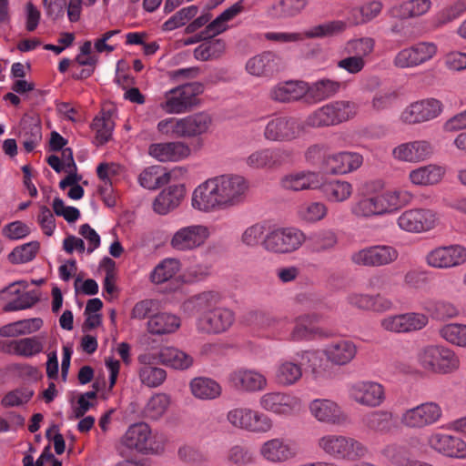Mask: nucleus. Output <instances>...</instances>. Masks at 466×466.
<instances>
[{
  "instance_id": "nucleus-1",
  "label": "nucleus",
  "mask_w": 466,
  "mask_h": 466,
  "mask_svg": "<svg viewBox=\"0 0 466 466\" xmlns=\"http://www.w3.org/2000/svg\"><path fill=\"white\" fill-rule=\"evenodd\" d=\"M248 180L237 174H223L200 183L192 192L191 207L206 214L243 205L248 198Z\"/></svg>"
},
{
  "instance_id": "nucleus-2",
  "label": "nucleus",
  "mask_w": 466,
  "mask_h": 466,
  "mask_svg": "<svg viewBox=\"0 0 466 466\" xmlns=\"http://www.w3.org/2000/svg\"><path fill=\"white\" fill-rule=\"evenodd\" d=\"M417 366L429 374H449L459 369L460 360L453 350L442 344H427L415 355Z\"/></svg>"
},
{
  "instance_id": "nucleus-3",
  "label": "nucleus",
  "mask_w": 466,
  "mask_h": 466,
  "mask_svg": "<svg viewBox=\"0 0 466 466\" xmlns=\"http://www.w3.org/2000/svg\"><path fill=\"white\" fill-rule=\"evenodd\" d=\"M317 445L325 455L338 461H356L369 454L365 443L344 434H325L318 440Z\"/></svg>"
},
{
  "instance_id": "nucleus-4",
  "label": "nucleus",
  "mask_w": 466,
  "mask_h": 466,
  "mask_svg": "<svg viewBox=\"0 0 466 466\" xmlns=\"http://www.w3.org/2000/svg\"><path fill=\"white\" fill-rule=\"evenodd\" d=\"M357 114L355 103L348 100L329 102L306 117L308 127L319 128L337 126L352 119Z\"/></svg>"
},
{
  "instance_id": "nucleus-5",
  "label": "nucleus",
  "mask_w": 466,
  "mask_h": 466,
  "mask_svg": "<svg viewBox=\"0 0 466 466\" xmlns=\"http://www.w3.org/2000/svg\"><path fill=\"white\" fill-rule=\"evenodd\" d=\"M259 407L282 419L298 416L303 410V400L292 391L272 390L262 394Z\"/></svg>"
},
{
  "instance_id": "nucleus-6",
  "label": "nucleus",
  "mask_w": 466,
  "mask_h": 466,
  "mask_svg": "<svg viewBox=\"0 0 466 466\" xmlns=\"http://www.w3.org/2000/svg\"><path fill=\"white\" fill-rule=\"evenodd\" d=\"M346 28V22L332 20L309 27L303 32H268L264 36L268 41L296 43L305 39L330 37L343 32Z\"/></svg>"
},
{
  "instance_id": "nucleus-7",
  "label": "nucleus",
  "mask_w": 466,
  "mask_h": 466,
  "mask_svg": "<svg viewBox=\"0 0 466 466\" xmlns=\"http://www.w3.org/2000/svg\"><path fill=\"white\" fill-rule=\"evenodd\" d=\"M308 125L304 121L288 116H273L268 118L263 137L270 142H291L305 133Z\"/></svg>"
},
{
  "instance_id": "nucleus-8",
  "label": "nucleus",
  "mask_w": 466,
  "mask_h": 466,
  "mask_svg": "<svg viewBox=\"0 0 466 466\" xmlns=\"http://www.w3.org/2000/svg\"><path fill=\"white\" fill-rule=\"evenodd\" d=\"M203 91V85L197 82L173 88L165 93L159 107L170 115L185 113L198 105V96Z\"/></svg>"
},
{
  "instance_id": "nucleus-9",
  "label": "nucleus",
  "mask_w": 466,
  "mask_h": 466,
  "mask_svg": "<svg viewBox=\"0 0 466 466\" xmlns=\"http://www.w3.org/2000/svg\"><path fill=\"white\" fill-rule=\"evenodd\" d=\"M305 234L297 228H276L267 233L263 241L264 250L273 254H290L305 242Z\"/></svg>"
},
{
  "instance_id": "nucleus-10",
  "label": "nucleus",
  "mask_w": 466,
  "mask_h": 466,
  "mask_svg": "<svg viewBox=\"0 0 466 466\" xmlns=\"http://www.w3.org/2000/svg\"><path fill=\"white\" fill-rule=\"evenodd\" d=\"M122 443L139 452L157 453L164 450L165 438L162 434H153L147 423L139 422L128 427L123 436Z\"/></svg>"
},
{
  "instance_id": "nucleus-11",
  "label": "nucleus",
  "mask_w": 466,
  "mask_h": 466,
  "mask_svg": "<svg viewBox=\"0 0 466 466\" xmlns=\"http://www.w3.org/2000/svg\"><path fill=\"white\" fill-rule=\"evenodd\" d=\"M443 417V410L436 401H425L404 410L400 417L401 425L410 430H423L431 427Z\"/></svg>"
},
{
  "instance_id": "nucleus-12",
  "label": "nucleus",
  "mask_w": 466,
  "mask_h": 466,
  "mask_svg": "<svg viewBox=\"0 0 466 466\" xmlns=\"http://www.w3.org/2000/svg\"><path fill=\"white\" fill-rule=\"evenodd\" d=\"M424 261L429 268L439 270L459 268L466 264V247L459 243L434 247L426 253Z\"/></svg>"
},
{
  "instance_id": "nucleus-13",
  "label": "nucleus",
  "mask_w": 466,
  "mask_h": 466,
  "mask_svg": "<svg viewBox=\"0 0 466 466\" xmlns=\"http://www.w3.org/2000/svg\"><path fill=\"white\" fill-rule=\"evenodd\" d=\"M399 251L390 245L378 244L367 246L350 254V262L357 267L380 268L394 263Z\"/></svg>"
},
{
  "instance_id": "nucleus-14",
  "label": "nucleus",
  "mask_w": 466,
  "mask_h": 466,
  "mask_svg": "<svg viewBox=\"0 0 466 466\" xmlns=\"http://www.w3.org/2000/svg\"><path fill=\"white\" fill-rule=\"evenodd\" d=\"M440 221L438 213L431 208H414L403 211L397 218L398 227L409 233H426Z\"/></svg>"
},
{
  "instance_id": "nucleus-15",
  "label": "nucleus",
  "mask_w": 466,
  "mask_h": 466,
  "mask_svg": "<svg viewBox=\"0 0 466 466\" xmlns=\"http://www.w3.org/2000/svg\"><path fill=\"white\" fill-rule=\"evenodd\" d=\"M349 399L363 407H380L386 399L384 387L374 380H357L347 385Z\"/></svg>"
},
{
  "instance_id": "nucleus-16",
  "label": "nucleus",
  "mask_w": 466,
  "mask_h": 466,
  "mask_svg": "<svg viewBox=\"0 0 466 466\" xmlns=\"http://www.w3.org/2000/svg\"><path fill=\"white\" fill-rule=\"evenodd\" d=\"M210 235V228L207 225H187L178 228L173 234L170 246L179 252H190L203 247Z\"/></svg>"
},
{
  "instance_id": "nucleus-17",
  "label": "nucleus",
  "mask_w": 466,
  "mask_h": 466,
  "mask_svg": "<svg viewBox=\"0 0 466 466\" xmlns=\"http://www.w3.org/2000/svg\"><path fill=\"white\" fill-rule=\"evenodd\" d=\"M234 321L233 310L226 307L215 306L210 311L197 317L196 329L201 334H221L228 330Z\"/></svg>"
},
{
  "instance_id": "nucleus-18",
  "label": "nucleus",
  "mask_w": 466,
  "mask_h": 466,
  "mask_svg": "<svg viewBox=\"0 0 466 466\" xmlns=\"http://www.w3.org/2000/svg\"><path fill=\"white\" fill-rule=\"evenodd\" d=\"M310 415L319 422L343 426L349 422V416L342 407L330 399H314L309 404Z\"/></svg>"
},
{
  "instance_id": "nucleus-19",
  "label": "nucleus",
  "mask_w": 466,
  "mask_h": 466,
  "mask_svg": "<svg viewBox=\"0 0 466 466\" xmlns=\"http://www.w3.org/2000/svg\"><path fill=\"white\" fill-rule=\"evenodd\" d=\"M228 383L237 391L253 393L262 391L268 387L266 376L256 369L240 367L228 376Z\"/></svg>"
},
{
  "instance_id": "nucleus-20",
  "label": "nucleus",
  "mask_w": 466,
  "mask_h": 466,
  "mask_svg": "<svg viewBox=\"0 0 466 466\" xmlns=\"http://www.w3.org/2000/svg\"><path fill=\"white\" fill-rule=\"evenodd\" d=\"M426 444L431 451L442 456L466 459V441L458 436L431 431L426 437Z\"/></svg>"
},
{
  "instance_id": "nucleus-21",
  "label": "nucleus",
  "mask_w": 466,
  "mask_h": 466,
  "mask_svg": "<svg viewBox=\"0 0 466 466\" xmlns=\"http://www.w3.org/2000/svg\"><path fill=\"white\" fill-rule=\"evenodd\" d=\"M443 110V104L435 98L416 101L407 106L400 115L405 124H418L439 116Z\"/></svg>"
},
{
  "instance_id": "nucleus-22",
  "label": "nucleus",
  "mask_w": 466,
  "mask_h": 466,
  "mask_svg": "<svg viewBox=\"0 0 466 466\" xmlns=\"http://www.w3.org/2000/svg\"><path fill=\"white\" fill-rule=\"evenodd\" d=\"M246 72L258 78H271L283 69L282 59L271 51H265L248 58Z\"/></svg>"
},
{
  "instance_id": "nucleus-23",
  "label": "nucleus",
  "mask_w": 466,
  "mask_h": 466,
  "mask_svg": "<svg viewBox=\"0 0 466 466\" xmlns=\"http://www.w3.org/2000/svg\"><path fill=\"white\" fill-rule=\"evenodd\" d=\"M363 157L360 153L342 151L327 155L323 158L322 168L331 175H346L361 167Z\"/></svg>"
},
{
  "instance_id": "nucleus-24",
  "label": "nucleus",
  "mask_w": 466,
  "mask_h": 466,
  "mask_svg": "<svg viewBox=\"0 0 466 466\" xmlns=\"http://www.w3.org/2000/svg\"><path fill=\"white\" fill-rule=\"evenodd\" d=\"M258 452L265 461L272 463L285 462L298 454L296 445L284 438L266 441L260 445Z\"/></svg>"
},
{
  "instance_id": "nucleus-25",
  "label": "nucleus",
  "mask_w": 466,
  "mask_h": 466,
  "mask_svg": "<svg viewBox=\"0 0 466 466\" xmlns=\"http://www.w3.org/2000/svg\"><path fill=\"white\" fill-rule=\"evenodd\" d=\"M358 347L354 341L347 339L332 340L322 349L327 361L334 366H346L357 356Z\"/></svg>"
},
{
  "instance_id": "nucleus-26",
  "label": "nucleus",
  "mask_w": 466,
  "mask_h": 466,
  "mask_svg": "<svg viewBox=\"0 0 466 466\" xmlns=\"http://www.w3.org/2000/svg\"><path fill=\"white\" fill-rule=\"evenodd\" d=\"M433 147L429 141L414 140L398 145L392 149V157L401 162L420 163L430 158Z\"/></svg>"
},
{
  "instance_id": "nucleus-27",
  "label": "nucleus",
  "mask_w": 466,
  "mask_h": 466,
  "mask_svg": "<svg viewBox=\"0 0 466 466\" xmlns=\"http://www.w3.org/2000/svg\"><path fill=\"white\" fill-rule=\"evenodd\" d=\"M148 154L159 162H178L190 157L191 148L184 141L151 144Z\"/></svg>"
},
{
  "instance_id": "nucleus-28",
  "label": "nucleus",
  "mask_w": 466,
  "mask_h": 466,
  "mask_svg": "<svg viewBox=\"0 0 466 466\" xmlns=\"http://www.w3.org/2000/svg\"><path fill=\"white\" fill-rule=\"evenodd\" d=\"M18 284L13 282L0 291V301L5 302L3 309L6 312L28 309L39 299L35 291L21 292Z\"/></svg>"
},
{
  "instance_id": "nucleus-29",
  "label": "nucleus",
  "mask_w": 466,
  "mask_h": 466,
  "mask_svg": "<svg viewBox=\"0 0 466 466\" xmlns=\"http://www.w3.org/2000/svg\"><path fill=\"white\" fill-rule=\"evenodd\" d=\"M351 214L360 219H370L388 215L382 194L364 195L350 207Z\"/></svg>"
},
{
  "instance_id": "nucleus-30",
  "label": "nucleus",
  "mask_w": 466,
  "mask_h": 466,
  "mask_svg": "<svg viewBox=\"0 0 466 466\" xmlns=\"http://www.w3.org/2000/svg\"><path fill=\"white\" fill-rule=\"evenodd\" d=\"M222 300V295L218 290H203L188 297L181 305L185 314H204L218 306Z\"/></svg>"
},
{
  "instance_id": "nucleus-31",
  "label": "nucleus",
  "mask_w": 466,
  "mask_h": 466,
  "mask_svg": "<svg viewBox=\"0 0 466 466\" xmlns=\"http://www.w3.org/2000/svg\"><path fill=\"white\" fill-rule=\"evenodd\" d=\"M431 8V0H404L390 6L387 15L399 20L416 19L427 15Z\"/></svg>"
},
{
  "instance_id": "nucleus-32",
  "label": "nucleus",
  "mask_w": 466,
  "mask_h": 466,
  "mask_svg": "<svg viewBox=\"0 0 466 466\" xmlns=\"http://www.w3.org/2000/svg\"><path fill=\"white\" fill-rule=\"evenodd\" d=\"M308 84L303 81H285L273 86L268 92V97L279 103L297 101L306 96Z\"/></svg>"
},
{
  "instance_id": "nucleus-33",
  "label": "nucleus",
  "mask_w": 466,
  "mask_h": 466,
  "mask_svg": "<svg viewBox=\"0 0 466 466\" xmlns=\"http://www.w3.org/2000/svg\"><path fill=\"white\" fill-rule=\"evenodd\" d=\"M303 376L300 363L288 359L279 360L274 366L273 380L280 387L296 385Z\"/></svg>"
},
{
  "instance_id": "nucleus-34",
  "label": "nucleus",
  "mask_w": 466,
  "mask_h": 466,
  "mask_svg": "<svg viewBox=\"0 0 466 466\" xmlns=\"http://www.w3.org/2000/svg\"><path fill=\"white\" fill-rule=\"evenodd\" d=\"M280 186L283 189L291 191L318 189L321 186V176L313 171L290 173L282 177Z\"/></svg>"
},
{
  "instance_id": "nucleus-35",
  "label": "nucleus",
  "mask_w": 466,
  "mask_h": 466,
  "mask_svg": "<svg viewBox=\"0 0 466 466\" xmlns=\"http://www.w3.org/2000/svg\"><path fill=\"white\" fill-rule=\"evenodd\" d=\"M242 1H238L224 10L213 21L208 22L205 29L198 34L199 39H212L228 29V23L243 11Z\"/></svg>"
},
{
  "instance_id": "nucleus-36",
  "label": "nucleus",
  "mask_w": 466,
  "mask_h": 466,
  "mask_svg": "<svg viewBox=\"0 0 466 466\" xmlns=\"http://www.w3.org/2000/svg\"><path fill=\"white\" fill-rule=\"evenodd\" d=\"M185 196L183 185H173L163 189L153 201V209L159 215H166L177 208Z\"/></svg>"
},
{
  "instance_id": "nucleus-37",
  "label": "nucleus",
  "mask_w": 466,
  "mask_h": 466,
  "mask_svg": "<svg viewBox=\"0 0 466 466\" xmlns=\"http://www.w3.org/2000/svg\"><path fill=\"white\" fill-rule=\"evenodd\" d=\"M183 137H199L208 134L213 125V117L207 112H198L182 117Z\"/></svg>"
},
{
  "instance_id": "nucleus-38",
  "label": "nucleus",
  "mask_w": 466,
  "mask_h": 466,
  "mask_svg": "<svg viewBox=\"0 0 466 466\" xmlns=\"http://www.w3.org/2000/svg\"><path fill=\"white\" fill-rule=\"evenodd\" d=\"M445 175V168L435 164H429L412 169L409 180L414 186L429 187L439 184Z\"/></svg>"
},
{
  "instance_id": "nucleus-39",
  "label": "nucleus",
  "mask_w": 466,
  "mask_h": 466,
  "mask_svg": "<svg viewBox=\"0 0 466 466\" xmlns=\"http://www.w3.org/2000/svg\"><path fill=\"white\" fill-rule=\"evenodd\" d=\"M181 325L178 316L168 312H156L147 322V329L153 335L175 332Z\"/></svg>"
},
{
  "instance_id": "nucleus-40",
  "label": "nucleus",
  "mask_w": 466,
  "mask_h": 466,
  "mask_svg": "<svg viewBox=\"0 0 466 466\" xmlns=\"http://www.w3.org/2000/svg\"><path fill=\"white\" fill-rule=\"evenodd\" d=\"M307 5V0H277L269 5L266 14L271 19H288L298 15Z\"/></svg>"
},
{
  "instance_id": "nucleus-41",
  "label": "nucleus",
  "mask_w": 466,
  "mask_h": 466,
  "mask_svg": "<svg viewBox=\"0 0 466 466\" xmlns=\"http://www.w3.org/2000/svg\"><path fill=\"white\" fill-rule=\"evenodd\" d=\"M320 189L323 196L329 202H344L349 199L352 194V185L345 180L332 179L323 181L321 177V186L318 188Z\"/></svg>"
},
{
  "instance_id": "nucleus-42",
  "label": "nucleus",
  "mask_w": 466,
  "mask_h": 466,
  "mask_svg": "<svg viewBox=\"0 0 466 466\" xmlns=\"http://www.w3.org/2000/svg\"><path fill=\"white\" fill-rule=\"evenodd\" d=\"M189 388L192 395L199 400H214L221 395L222 389L218 382L211 378H194Z\"/></svg>"
},
{
  "instance_id": "nucleus-43",
  "label": "nucleus",
  "mask_w": 466,
  "mask_h": 466,
  "mask_svg": "<svg viewBox=\"0 0 466 466\" xmlns=\"http://www.w3.org/2000/svg\"><path fill=\"white\" fill-rule=\"evenodd\" d=\"M159 361L175 370H187L193 364V358L177 348L164 347L158 352Z\"/></svg>"
},
{
  "instance_id": "nucleus-44",
  "label": "nucleus",
  "mask_w": 466,
  "mask_h": 466,
  "mask_svg": "<svg viewBox=\"0 0 466 466\" xmlns=\"http://www.w3.org/2000/svg\"><path fill=\"white\" fill-rule=\"evenodd\" d=\"M115 127V121L110 112L102 111L91 124V129L96 133L94 143L101 146L109 141Z\"/></svg>"
},
{
  "instance_id": "nucleus-45",
  "label": "nucleus",
  "mask_w": 466,
  "mask_h": 466,
  "mask_svg": "<svg viewBox=\"0 0 466 466\" xmlns=\"http://www.w3.org/2000/svg\"><path fill=\"white\" fill-rule=\"evenodd\" d=\"M44 339L37 336L13 340L9 343V351L22 357H33L42 352Z\"/></svg>"
},
{
  "instance_id": "nucleus-46",
  "label": "nucleus",
  "mask_w": 466,
  "mask_h": 466,
  "mask_svg": "<svg viewBox=\"0 0 466 466\" xmlns=\"http://www.w3.org/2000/svg\"><path fill=\"white\" fill-rule=\"evenodd\" d=\"M43 320L39 318L26 319L9 323L0 329L2 337H18L34 333L41 329Z\"/></svg>"
},
{
  "instance_id": "nucleus-47",
  "label": "nucleus",
  "mask_w": 466,
  "mask_h": 466,
  "mask_svg": "<svg viewBox=\"0 0 466 466\" xmlns=\"http://www.w3.org/2000/svg\"><path fill=\"white\" fill-rule=\"evenodd\" d=\"M340 89V83L330 79H321L308 86L306 96L313 102H320L336 95Z\"/></svg>"
},
{
  "instance_id": "nucleus-48",
  "label": "nucleus",
  "mask_w": 466,
  "mask_h": 466,
  "mask_svg": "<svg viewBox=\"0 0 466 466\" xmlns=\"http://www.w3.org/2000/svg\"><path fill=\"white\" fill-rule=\"evenodd\" d=\"M438 335L451 345L466 349V324L451 322L440 327Z\"/></svg>"
},
{
  "instance_id": "nucleus-49",
  "label": "nucleus",
  "mask_w": 466,
  "mask_h": 466,
  "mask_svg": "<svg viewBox=\"0 0 466 466\" xmlns=\"http://www.w3.org/2000/svg\"><path fill=\"white\" fill-rule=\"evenodd\" d=\"M181 268L177 258H167L161 260L151 271L150 280L155 284H162L171 279Z\"/></svg>"
},
{
  "instance_id": "nucleus-50",
  "label": "nucleus",
  "mask_w": 466,
  "mask_h": 466,
  "mask_svg": "<svg viewBox=\"0 0 466 466\" xmlns=\"http://www.w3.org/2000/svg\"><path fill=\"white\" fill-rule=\"evenodd\" d=\"M466 13V0H455L432 16V24L436 27L447 25Z\"/></svg>"
},
{
  "instance_id": "nucleus-51",
  "label": "nucleus",
  "mask_w": 466,
  "mask_h": 466,
  "mask_svg": "<svg viewBox=\"0 0 466 466\" xmlns=\"http://www.w3.org/2000/svg\"><path fill=\"white\" fill-rule=\"evenodd\" d=\"M170 401V397L166 393L154 394L144 407V416L153 420H159L167 411Z\"/></svg>"
},
{
  "instance_id": "nucleus-52",
  "label": "nucleus",
  "mask_w": 466,
  "mask_h": 466,
  "mask_svg": "<svg viewBox=\"0 0 466 466\" xmlns=\"http://www.w3.org/2000/svg\"><path fill=\"white\" fill-rule=\"evenodd\" d=\"M381 194L388 214L408 206L414 198V195L406 189L389 190Z\"/></svg>"
},
{
  "instance_id": "nucleus-53",
  "label": "nucleus",
  "mask_w": 466,
  "mask_h": 466,
  "mask_svg": "<svg viewBox=\"0 0 466 466\" xmlns=\"http://www.w3.org/2000/svg\"><path fill=\"white\" fill-rule=\"evenodd\" d=\"M392 420L393 414L386 410L371 411L363 418V422L366 427L380 433L390 431Z\"/></svg>"
},
{
  "instance_id": "nucleus-54",
  "label": "nucleus",
  "mask_w": 466,
  "mask_h": 466,
  "mask_svg": "<svg viewBox=\"0 0 466 466\" xmlns=\"http://www.w3.org/2000/svg\"><path fill=\"white\" fill-rule=\"evenodd\" d=\"M383 458L395 466H410L415 459L409 457L408 449L404 445L390 443L380 451Z\"/></svg>"
},
{
  "instance_id": "nucleus-55",
  "label": "nucleus",
  "mask_w": 466,
  "mask_h": 466,
  "mask_svg": "<svg viewBox=\"0 0 466 466\" xmlns=\"http://www.w3.org/2000/svg\"><path fill=\"white\" fill-rule=\"evenodd\" d=\"M267 233V223L264 221L256 222L243 230L240 242L248 248H258L259 245L262 246V241Z\"/></svg>"
},
{
  "instance_id": "nucleus-56",
  "label": "nucleus",
  "mask_w": 466,
  "mask_h": 466,
  "mask_svg": "<svg viewBox=\"0 0 466 466\" xmlns=\"http://www.w3.org/2000/svg\"><path fill=\"white\" fill-rule=\"evenodd\" d=\"M328 212L326 205L322 202L303 203L298 207V218L307 223H315L323 219Z\"/></svg>"
},
{
  "instance_id": "nucleus-57",
  "label": "nucleus",
  "mask_w": 466,
  "mask_h": 466,
  "mask_svg": "<svg viewBox=\"0 0 466 466\" xmlns=\"http://www.w3.org/2000/svg\"><path fill=\"white\" fill-rule=\"evenodd\" d=\"M375 42L370 37H361L349 40L343 48L346 55L360 57L367 60V57L373 52Z\"/></svg>"
},
{
  "instance_id": "nucleus-58",
  "label": "nucleus",
  "mask_w": 466,
  "mask_h": 466,
  "mask_svg": "<svg viewBox=\"0 0 466 466\" xmlns=\"http://www.w3.org/2000/svg\"><path fill=\"white\" fill-rule=\"evenodd\" d=\"M249 415L247 431L254 434H265L273 429V420L268 414L251 409Z\"/></svg>"
},
{
  "instance_id": "nucleus-59",
  "label": "nucleus",
  "mask_w": 466,
  "mask_h": 466,
  "mask_svg": "<svg viewBox=\"0 0 466 466\" xmlns=\"http://www.w3.org/2000/svg\"><path fill=\"white\" fill-rule=\"evenodd\" d=\"M138 376L141 383L148 388H157L167 379V372L164 369L156 366L140 367Z\"/></svg>"
},
{
  "instance_id": "nucleus-60",
  "label": "nucleus",
  "mask_w": 466,
  "mask_h": 466,
  "mask_svg": "<svg viewBox=\"0 0 466 466\" xmlns=\"http://www.w3.org/2000/svg\"><path fill=\"white\" fill-rule=\"evenodd\" d=\"M169 175L167 173L160 174L159 167H148L141 172L138 177L139 184L147 189H156L167 183Z\"/></svg>"
},
{
  "instance_id": "nucleus-61",
  "label": "nucleus",
  "mask_w": 466,
  "mask_h": 466,
  "mask_svg": "<svg viewBox=\"0 0 466 466\" xmlns=\"http://www.w3.org/2000/svg\"><path fill=\"white\" fill-rule=\"evenodd\" d=\"M39 250V243L31 241L15 248L8 255L12 264H24L33 260Z\"/></svg>"
},
{
  "instance_id": "nucleus-62",
  "label": "nucleus",
  "mask_w": 466,
  "mask_h": 466,
  "mask_svg": "<svg viewBox=\"0 0 466 466\" xmlns=\"http://www.w3.org/2000/svg\"><path fill=\"white\" fill-rule=\"evenodd\" d=\"M383 4L380 0H371L364 3L354 10L356 25L366 24L376 18L382 11Z\"/></svg>"
},
{
  "instance_id": "nucleus-63",
  "label": "nucleus",
  "mask_w": 466,
  "mask_h": 466,
  "mask_svg": "<svg viewBox=\"0 0 466 466\" xmlns=\"http://www.w3.org/2000/svg\"><path fill=\"white\" fill-rule=\"evenodd\" d=\"M198 8L197 5H189L184 7L175 13L170 18H168L163 25L162 28L164 31H172L182 25L187 21L197 15Z\"/></svg>"
},
{
  "instance_id": "nucleus-64",
  "label": "nucleus",
  "mask_w": 466,
  "mask_h": 466,
  "mask_svg": "<svg viewBox=\"0 0 466 466\" xmlns=\"http://www.w3.org/2000/svg\"><path fill=\"white\" fill-rule=\"evenodd\" d=\"M34 396V390L28 387L17 388L7 392L1 400L5 408L18 407L27 403Z\"/></svg>"
}]
</instances>
